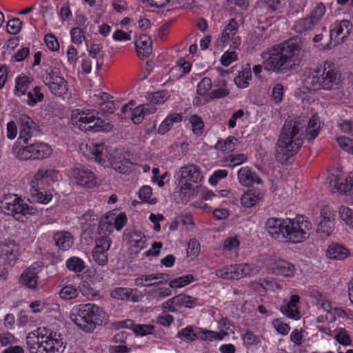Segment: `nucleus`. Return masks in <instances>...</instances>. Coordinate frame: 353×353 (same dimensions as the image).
<instances>
[{
  "label": "nucleus",
  "instance_id": "nucleus-39",
  "mask_svg": "<svg viewBox=\"0 0 353 353\" xmlns=\"http://www.w3.org/2000/svg\"><path fill=\"white\" fill-rule=\"evenodd\" d=\"M336 142L343 150L353 155V139L341 136L336 138Z\"/></svg>",
  "mask_w": 353,
  "mask_h": 353
},
{
  "label": "nucleus",
  "instance_id": "nucleus-30",
  "mask_svg": "<svg viewBox=\"0 0 353 353\" xmlns=\"http://www.w3.org/2000/svg\"><path fill=\"white\" fill-rule=\"evenodd\" d=\"M319 121L318 117L312 115L309 119L306 128V138L308 141L314 140L319 134Z\"/></svg>",
  "mask_w": 353,
  "mask_h": 353
},
{
  "label": "nucleus",
  "instance_id": "nucleus-4",
  "mask_svg": "<svg viewBox=\"0 0 353 353\" xmlns=\"http://www.w3.org/2000/svg\"><path fill=\"white\" fill-rule=\"evenodd\" d=\"M99 112L95 110L76 109L72 113V123L83 132H98L109 131L112 125L101 119L98 116Z\"/></svg>",
  "mask_w": 353,
  "mask_h": 353
},
{
  "label": "nucleus",
  "instance_id": "nucleus-38",
  "mask_svg": "<svg viewBox=\"0 0 353 353\" xmlns=\"http://www.w3.org/2000/svg\"><path fill=\"white\" fill-rule=\"evenodd\" d=\"M212 86V82L210 78H203L197 85L196 92L201 97H205L209 94V91Z\"/></svg>",
  "mask_w": 353,
  "mask_h": 353
},
{
  "label": "nucleus",
  "instance_id": "nucleus-51",
  "mask_svg": "<svg viewBox=\"0 0 353 353\" xmlns=\"http://www.w3.org/2000/svg\"><path fill=\"white\" fill-rule=\"evenodd\" d=\"M244 116V111L242 109H239L232 113L231 117L229 119L228 122V126L229 129H233L236 125V121L238 119L243 118Z\"/></svg>",
  "mask_w": 353,
  "mask_h": 353
},
{
  "label": "nucleus",
  "instance_id": "nucleus-31",
  "mask_svg": "<svg viewBox=\"0 0 353 353\" xmlns=\"http://www.w3.org/2000/svg\"><path fill=\"white\" fill-rule=\"evenodd\" d=\"M252 71L250 68H244L235 77L234 81L236 85L239 88L248 87L250 81L252 79Z\"/></svg>",
  "mask_w": 353,
  "mask_h": 353
},
{
  "label": "nucleus",
  "instance_id": "nucleus-9",
  "mask_svg": "<svg viewBox=\"0 0 353 353\" xmlns=\"http://www.w3.org/2000/svg\"><path fill=\"white\" fill-rule=\"evenodd\" d=\"M52 153V149L49 144L37 141L20 148L17 152V157L21 161L41 160L49 157Z\"/></svg>",
  "mask_w": 353,
  "mask_h": 353
},
{
  "label": "nucleus",
  "instance_id": "nucleus-42",
  "mask_svg": "<svg viewBox=\"0 0 353 353\" xmlns=\"http://www.w3.org/2000/svg\"><path fill=\"white\" fill-rule=\"evenodd\" d=\"M238 59V54L234 50L225 51L220 59L221 64L224 67L229 66L231 63L236 61Z\"/></svg>",
  "mask_w": 353,
  "mask_h": 353
},
{
  "label": "nucleus",
  "instance_id": "nucleus-59",
  "mask_svg": "<svg viewBox=\"0 0 353 353\" xmlns=\"http://www.w3.org/2000/svg\"><path fill=\"white\" fill-rule=\"evenodd\" d=\"M227 146V152H232L236 149L238 143V139L233 136H229L225 139Z\"/></svg>",
  "mask_w": 353,
  "mask_h": 353
},
{
  "label": "nucleus",
  "instance_id": "nucleus-49",
  "mask_svg": "<svg viewBox=\"0 0 353 353\" xmlns=\"http://www.w3.org/2000/svg\"><path fill=\"white\" fill-rule=\"evenodd\" d=\"M284 94L283 86L281 83H276L272 89V99L275 103H279L283 100Z\"/></svg>",
  "mask_w": 353,
  "mask_h": 353
},
{
  "label": "nucleus",
  "instance_id": "nucleus-25",
  "mask_svg": "<svg viewBox=\"0 0 353 353\" xmlns=\"http://www.w3.org/2000/svg\"><path fill=\"white\" fill-rule=\"evenodd\" d=\"M238 30L239 23L237 21L236 19H231L222 32L221 38L222 43L224 45L228 44L232 40V38L237 34Z\"/></svg>",
  "mask_w": 353,
  "mask_h": 353
},
{
  "label": "nucleus",
  "instance_id": "nucleus-35",
  "mask_svg": "<svg viewBox=\"0 0 353 353\" xmlns=\"http://www.w3.org/2000/svg\"><path fill=\"white\" fill-rule=\"evenodd\" d=\"M149 110L144 105H139L131 111L130 119L134 124L141 123Z\"/></svg>",
  "mask_w": 353,
  "mask_h": 353
},
{
  "label": "nucleus",
  "instance_id": "nucleus-23",
  "mask_svg": "<svg viewBox=\"0 0 353 353\" xmlns=\"http://www.w3.org/2000/svg\"><path fill=\"white\" fill-rule=\"evenodd\" d=\"M182 115L179 113L169 114L161 123L157 130L159 134L163 135L172 127L174 123H180L182 121Z\"/></svg>",
  "mask_w": 353,
  "mask_h": 353
},
{
  "label": "nucleus",
  "instance_id": "nucleus-61",
  "mask_svg": "<svg viewBox=\"0 0 353 353\" xmlns=\"http://www.w3.org/2000/svg\"><path fill=\"white\" fill-rule=\"evenodd\" d=\"M229 5H234L242 10H245L249 6V2L248 0H228L227 1Z\"/></svg>",
  "mask_w": 353,
  "mask_h": 353
},
{
  "label": "nucleus",
  "instance_id": "nucleus-29",
  "mask_svg": "<svg viewBox=\"0 0 353 353\" xmlns=\"http://www.w3.org/2000/svg\"><path fill=\"white\" fill-rule=\"evenodd\" d=\"M181 225H185L189 228H193L194 223L192 216L190 214H185L175 218L168 224L169 231L177 230Z\"/></svg>",
  "mask_w": 353,
  "mask_h": 353
},
{
  "label": "nucleus",
  "instance_id": "nucleus-36",
  "mask_svg": "<svg viewBox=\"0 0 353 353\" xmlns=\"http://www.w3.org/2000/svg\"><path fill=\"white\" fill-rule=\"evenodd\" d=\"M100 102L99 103V109L104 113H112L114 110V104L113 101L109 100L110 95L105 92H99Z\"/></svg>",
  "mask_w": 353,
  "mask_h": 353
},
{
  "label": "nucleus",
  "instance_id": "nucleus-47",
  "mask_svg": "<svg viewBox=\"0 0 353 353\" xmlns=\"http://www.w3.org/2000/svg\"><path fill=\"white\" fill-rule=\"evenodd\" d=\"M228 174V172L226 170H216L213 172L212 175L210 176L208 181L212 185H216L221 179H225Z\"/></svg>",
  "mask_w": 353,
  "mask_h": 353
},
{
  "label": "nucleus",
  "instance_id": "nucleus-60",
  "mask_svg": "<svg viewBox=\"0 0 353 353\" xmlns=\"http://www.w3.org/2000/svg\"><path fill=\"white\" fill-rule=\"evenodd\" d=\"M229 214V211L225 208H217L213 212V216L216 220L225 219Z\"/></svg>",
  "mask_w": 353,
  "mask_h": 353
},
{
  "label": "nucleus",
  "instance_id": "nucleus-52",
  "mask_svg": "<svg viewBox=\"0 0 353 353\" xmlns=\"http://www.w3.org/2000/svg\"><path fill=\"white\" fill-rule=\"evenodd\" d=\"M112 39L116 41H127L131 40V36L123 30H117L112 34Z\"/></svg>",
  "mask_w": 353,
  "mask_h": 353
},
{
  "label": "nucleus",
  "instance_id": "nucleus-2",
  "mask_svg": "<svg viewBox=\"0 0 353 353\" xmlns=\"http://www.w3.org/2000/svg\"><path fill=\"white\" fill-rule=\"evenodd\" d=\"M303 126L298 121L287 120L282 128L276 149V158L286 163L297 154L303 143Z\"/></svg>",
  "mask_w": 353,
  "mask_h": 353
},
{
  "label": "nucleus",
  "instance_id": "nucleus-8",
  "mask_svg": "<svg viewBox=\"0 0 353 353\" xmlns=\"http://www.w3.org/2000/svg\"><path fill=\"white\" fill-rule=\"evenodd\" d=\"M70 181L73 185L83 189H91L99 185L96 174L85 165L76 166L71 170Z\"/></svg>",
  "mask_w": 353,
  "mask_h": 353
},
{
  "label": "nucleus",
  "instance_id": "nucleus-28",
  "mask_svg": "<svg viewBox=\"0 0 353 353\" xmlns=\"http://www.w3.org/2000/svg\"><path fill=\"white\" fill-rule=\"evenodd\" d=\"M330 187L340 192L347 193L352 188L349 185L347 179H344L339 175L332 174L329 176Z\"/></svg>",
  "mask_w": 353,
  "mask_h": 353
},
{
  "label": "nucleus",
  "instance_id": "nucleus-44",
  "mask_svg": "<svg viewBox=\"0 0 353 353\" xmlns=\"http://www.w3.org/2000/svg\"><path fill=\"white\" fill-rule=\"evenodd\" d=\"M44 42L50 50L56 52L59 50V43L58 39L53 34H46L44 37Z\"/></svg>",
  "mask_w": 353,
  "mask_h": 353
},
{
  "label": "nucleus",
  "instance_id": "nucleus-19",
  "mask_svg": "<svg viewBox=\"0 0 353 353\" xmlns=\"http://www.w3.org/2000/svg\"><path fill=\"white\" fill-rule=\"evenodd\" d=\"M152 41L147 34H141L135 41L137 54L141 59L148 58L152 53Z\"/></svg>",
  "mask_w": 353,
  "mask_h": 353
},
{
  "label": "nucleus",
  "instance_id": "nucleus-58",
  "mask_svg": "<svg viewBox=\"0 0 353 353\" xmlns=\"http://www.w3.org/2000/svg\"><path fill=\"white\" fill-rule=\"evenodd\" d=\"M30 50L27 47H23L15 53L14 58V61L17 62H20L23 61L29 54Z\"/></svg>",
  "mask_w": 353,
  "mask_h": 353
},
{
  "label": "nucleus",
  "instance_id": "nucleus-15",
  "mask_svg": "<svg viewBox=\"0 0 353 353\" xmlns=\"http://www.w3.org/2000/svg\"><path fill=\"white\" fill-rule=\"evenodd\" d=\"M237 179L239 183L244 187H251L255 183H262L261 179L249 166L241 167L239 170Z\"/></svg>",
  "mask_w": 353,
  "mask_h": 353
},
{
  "label": "nucleus",
  "instance_id": "nucleus-64",
  "mask_svg": "<svg viewBox=\"0 0 353 353\" xmlns=\"http://www.w3.org/2000/svg\"><path fill=\"white\" fill-rule=\"evenodd\" d=\"M81 68L85 74H90L92 70V61L89 58H84L81 61Z\"/></svg>",
  "mask_w": 353,
  "mask_h": 353
},
{
  "label": "nucleus",
  "instance_id": "nucleus-12",
  "mask_svg": "<svg viewBox=\"0 0 353 353\" xmlns=\"http://www.w3.org/2000/svg\"><path fill=\"white\" fill-rule=\"evenodd\" d=\"M290 218L285 219L271 217L266 222L268 233L274 239H285L284 243H288L290 236Z\"/></svg>",
  "mask_w": 353,
  "mask_h": 353
},
{
  "label": "nucleus",
  "instance_id": "nucleus-34",
  "mask_svg": "<svg viewBox=\"0 0 353 353\" xmlns=\"http://www.w3.org/2000/svg\"><path fill=\"white\" fill-rule=\"evenodd\" d=\"M71 41L79 46L85 40V28L74 27L70 30Z\"/></svg>",
  "mask_w": 353,
  "mask_h": 353
},
{
  "label": "nucleus",
  "instance_id": "nucleus-26",
  "mask_svg": "<svg viewBox=\"0 0 353 353\" xmlns=\"http://www.w3.org/2000/svg\"><path fill=\"white\" fill-rule=\"evenodd\" d=\"M26 99H23L25 102L30 107H34L38 103L43 100L44 95L41 92V88L39 85L32 87L26 94Z\"/></svg>",
  "mask_w": 353,
  "mask_h": 353
},
{
  "label": "nucleus",
  "instance_id": "nucleus-1",
  "mask_svg": "<svg viewBox=\"0 0 353 353\" xmlns=\"http://www.w3.org/2000/svg\"><path fill=\"white\" fill-rule=\"evenodd\" d=\"M300 50L299 40L295 37L272 46L261 54L264 70L281 73L292 69Z\"/></svg>",
  "mask_w": 353,
  "mask_h": 353
},
{
  "label": "nucleus",
  "instance_id": "nucleus-24",
  "mask_svg": "<svg viewBox=\"0 0 353 353\" xmlns=\"http://www.w3.org/2000/svg\"><path fill=\"white\" fill-rule=\"evenodd\" d=\"M117 210H112L106 214L105 218L109 221H113L112 223L114 229L120 231L123 229L128 221V218L125 212H120L117 214Z\"/></svg>",
  "mask_w": 353,
  "mask_h": 353
},
{
  "label": "nucleus",
  "instance_id": "nucleus-53",
  "mask_svg": "<svg viewBox=\"0 0 353 353\" xmlns=\"http://www.w3.org/2000/svg\"><path fill=\"white\" fill-rule=\"evenodd\" d=\"M17 134V127L14 121H10L7 123L6 137L9 139H14Z\"/></svg>",
  "mask_w": 353,
  "mask_h": 353
},
{
  "label": "nucleus",
  "instance_id": "nucleus-3",
  "mask_svg": "<svg viewBox=\"0 0 353 353\" xmlns=\"http://www.w3.org/2000/svg\"><path fill=\"white\" fill-rule=\"evenodd\" d=\"M341 73L334 63L325 61L323 67L305 70L303 82L307 90H331L340 82Z\"/></svg>",
  "mask_w": 353,
  "mask_h": 353
},
{
  "label": "nucleus",
  "instance_id": "nucleus-17",
  "mask_svg": "<svg viewBox=\"0 0 353 353\" xmlns=\"http://www.w3.org/2000/svg\"><path fill=\"white\" fill-rule=\"evenodd\" d=\"M87 146L97 162L103 164L110 160V150L103 142L91 143Z\"/></svg>",
  "mask_w": 353,
  "mask_h": 353
},
{
  "label": "nucleus",
  "instance_id": "nucleus-21",
  "mask_svg": "<svg viewBox=\"0 0 353 353\" xmlns=\"http://www.w3.org/2000/svg\"><path fill=\"white\" fill-rule=\"evenodd\" d=\"M30 194L32 202L43 205L49 203L53 197L52 190L30 188Z\"/></svg>",
  "mask_w": 353,
  "mask_h": 353
},
{
  "label": "nucleus",
  "instance_id": "nucleus-32",
  "mask_svg": "<svg viewBox=\"0 0 353 353\" xmlns=\"http://www.w3.org/2000/svg\"><path fill=\"white\" fill-rule=\"evenodd\" d=\"M193 134L197 137L202 135L205 128V124L202 118L197 114H192L189 117Z\"/></svg>",
  "mask_w": 353,
  "mask_h": 353
},
{
  "label": "nucleus",
  "instance_id": "nucleus-14",
  "mask_svg": "<svg viewBox=\"0 0 353 353\" xmlns=\"http://www.w3.org/2000/svg\"><path fill=\"white\" fill-rule=\"evenodd\" d=\"M180 172L181 179L186 181L185 185L186 188H190V192L191 193L192 189L191 183H196L201 181L203 178L200 168L194 164H191L182 167Z\"/></svg>",
  "mask_w": 353,
  "mask_h": 353
},
{
  "label": "nucleus",
  "instance_id": "nucleus-27",
  "mask_svg": "<svg viewBox=\"0 0 353 353\" xmlns=\"http://www.w3.org/2000/svg\"><path fill=\"white\" fill-rule=\"evenodd\" d=\"M248 159L245 154H230L225 156L221 159V162L223 163V166L230 168L239 166L246 162Z\"/></svg>",
  "mask_w": 353,
  "mask_h": 353
},
{
  "label": "nucleus",
  "instance_id": "nucleus-11",
  "mask_svg": "<svg viewBox=\"0 0 353 353\" xmlns=\"http://www.w3.org/2000/svg\"><path fill=\"white\" fill-rule=\"evenodd\" d=\"M59 172L54 169H39L30 181V188L52 190L51 185L59 180Z\"/></svg>",
  "mask_w": 353,
  "mask_h": 353
},
{
  "label": "nucleus",
  "instance_id": "nucleus-63",
  "mask_svg": "<svg viewBox=\"0 0 353 353\" xmlns=\"http://www.w3.org/2000/svg\"><path fill=\"white\" fill-rule=\"evenodd\" d=\"M113 8L119 12H122L127 8V3L124 0H114L112 3Z\"/></svg>",
  "mask_w": 353,
  "mask_h": 353
},
{
  "label": "nucleus",
  "instance_id": "nucleus-46",
  "mask_svg": "<svg viewBox=\"0 0 353 353\" xmlns=\"http://www.w3.org/2000/svg\"><path fill=\"white\" fill-rule=\"evenodd\" d=\"M66 54L68 64L74 68L79 59V52L77 48L72 45L69 46L67 49Z\"/></svg>",
  "mask_w": 353,
  "mask_h": 353
},
{
  "label": "nucleus",
  "instance_id": "nucleus-41",
  "mask_svg": "<svg viewBox=\"0 0 353 353\" xmlns=\"http://www.w3.org/2000/svg\"><path fill=\"white\" fill-rule=\"evenodd\" d=\"M325 6L323 3H318L312 10L311 14L309 17L316 24L325 14Z\"/></svg>",
  "mask_w": 353,
  "mask_h": 353
},
{
  "label": "nucleus",
  "instance_id": "nucleus-22",
  "mask_svg": "<svg viewBox=\"0 0 353 353\" xmlns=\"http://www.w3.org/2000/svg\"><path fill=\"white\" fill-rule=\"evenodd\" d=\"M334 229V222L333 221H320L316 231V238L313 241H325V239L331 235Z\"/></svg>",
  "mask_w": 353,
  "mask_h": 353
},
{
  "label": "nucleus",
  "instance_id": "nucleus-54",
  "mask_svg": "<svg viewBox=\"0 0 353 353\" xmlns=\"http://www.w3.org/2000/svg\"><path fill=\"white\" fill-rule=\"evenodd\" d=\"M339 127L342 132L353 137V121L343 120L340 123Z\"/></svg>",
  "mask_w": 353,
  "mask_h": 353
},
{
  "label": "nucleus",
  "instance_id": "nucleus-5",
  "mask_svg": "<svg viewBox=\"0 0 353 353\" xmlns=\"http://www.w3.org/2000/svg\"><path fill=\"white\" fill-rule=\"evenodd\" d=\"M0 207L6 214L17 220L35 212V209L29 205L21 196L12 193L3 194L0 201Z\"/></svg>",
  "mask_w": 353,
  "mask_h": 353
},
{
  "label": "nucleus",
  "instance_id": "nucleus-43",
  "mask_svg": "<svg viewBox=\"0 0 353 353\" xmlns=\"http://www.w3.org/2000/svg\"><path fill=\"white\" fill-rule=\"evenodd\" d=\"M54 243H70L73 237L68 231H57L52 235Z\"/></svg>",
  "mask_w": 353,
  "mask_h": 353
},
{
  "label": "nucleus",
  "instance_id": "nucleus-62",
  "mask_svg": "<svg viewBox=\"0 0 353 353\" xmlns=\"http://www.w3.org/2000/svg\"><path fill=\"white\" fill-rule=\"evenodd\" d=\"M99 233H101V232H108V234L111 233L113 232V230L114 229V226H113V224L111 223V221H105V222H103V223H100L99 225Z\"/></svg>",
  "mask_w": 353,
  "mask_h": 353
},
{
  "label": "nucleus",
  "instance_id": "nucleus-33",
  "mask_svg": "<svg viewBox=\"0 0 353 353\" xmlns=\"http://www.w3.org/2000/svg\"><path fill=\"white\" fill-rule=\"evenodd\" d=\"M146 98L150 103L157 105L165 102L170 98V95L166 90H159L154 92H148Z\"/></svg>",
  "mask_w": 353,
  "mask_h": 353
},
{
  "label": "nucleus",
  "instance_id": "nucleus-20",
  "mask_svg": "<svg viewBox=\"0 0 353 353\" xmlns=\"http://www.w3.org/2000/svg\"><path fill=\"white\" fill-rule=\"evenodd\" d=\"M214 89L210 93L211 99H223L228 97L230 91L228 88L227 81L223 78H219L214 81Z\"/></svg>",
  "mask_w": 353,
  "mask_h": 353
},
{
  "label": "nucleus",
  "instance_id": "nucleus-13",
  "mask_svg": "<svg viewBox=\"0 0 353 353\" xmlns=\"http://www.w3.org/2000/svg\"><path fill=\"white\" fill-rule=\"evenodd\" d=\"M19 140L24 143H28L32 137H36L40 134L39 125L28 114H23L19 117Z\"/></svg>",
  "mask_w": 353,
  "mask_h": 353
},
{
  "label": "nucleus",
  "instance_id": "nucleus-57",
  "mask_svg": "<svg viewBox=\"0 0 353 353\" xmlns=\"http://www.w3.org/2000/svg\"><path fill=\"white\" fill-rule=\"evenodd\" d=\"M9 68L6 65L0 67V89H2L7 81Z\"/></svg>",
  "mask_w": 353,
  "mask_h": 353
},
{
  "label": "nucleus",
  "instance_id": "nucleus-16",
  "mask_svg": "<svg viewBox=\"0 0 353 353\" xmlns=\"http://www.w3.org/2000/svg\"><path fill=\"white\" fill-rule=\"evenodd\" d=\"M265 196V191L259 188H252L245 191L241 197V204L243 208H250L259 203Z\"/></svg>",
  "mask_w": 353,
  "mask_h": 353
},
{
  "label": "nucleus",
  "instance_id": "nucleus-55",
  "mask_svg": "<svg viewBox=\"0 0 353 353\" xmlns=\"http://www.w3.org/2000/svg\"><path fill=\"white\" fill-rule=\"evenodd\" d=\"M333 214L331 210V208L328 205H325L321 210L320 214V221H333L334 222V219H332Z\"/></svg>",
  "mask_w": 353,
  "mask_h": 353
},
{
  "label": "nucleus",
  "instance_id": "nucleus-37",
  "mask_svg": "<svg viewBox=\"0 0 353 353\" xmlns=\"http://www.w3.org/2000/svg\"><path fill=\"white\" fill-rule=\"evenodd\" d=\"M316 23L310 17H305L297 20L294 26V30L298 33H303L312 28Z\"/></svg>",
  "mask_w": 353,
  "mask_h": 353
},
{
  "label": "nucleus",
  "instance_id": "nucleus-18",
  "mask_svg": "<svg viewBox=\"0 0 353 353\" xmlns=\"http://www.w3.org/2000/svg\"><path fill=\"white\" fill-rule=\"evenodd\" d=\"M33 78L26 74H20L15 79L14 94L15 97L21 98L26 97L28 92L32 88Z\"/></svg>",
  "mask_w": 353,
  "mask_h": 353
},
{
  "label": "nucleus",
  "instance_id": "nucleus-56",
  "mask_svg": "<svg viewBox=\"0 0 353 353\" xmlns=\"http://www.w3.org/2000/svg\"><path fill=\"white\" fill-rule=\"evenodd\" d=\"M132 165V163L130 161H121L118 165H116L115 170L122 174H127L131 171Z\"/></svg>",
  "mask_w": 353,
  "mask_h": 353
},
{
  "label": "nucleus",
  "instance_id": "nucleus-50",
  "mask_svg": "<svg viewBox=\"0 0 353 353\" xmlns=\"http://www.w3.org/2000/svg\"><path fill=\"white\" fill-rule=\"evenodd\" d=\"M59 15L62 21H69L71 20L72 12L68 3H65L61 6Z\"/></svg>",
  "mask_w": 353,
  "mask_h": 353
},
{
  "label": "nucleus",
  "instance_id": "nucleus-10",
  "mask_svg": "<svg viewBox=\"0 0 353 353\" xmlns=\"http://www.w3.org/2000/svg\"><path fill=\"white\" fill-rule=\"evenodd\" d=\"M352 29V24L349 20H336L330 27V41L325 49H332L334 46L343 43Z\"/></svg>",
  "mask_w": 353,
  "mask_h": 353
},
{
  "label": "nucleus",
  "instance_id": "nucleus-40",
  "mask_svg": "<svg viewBox=\"0 0 353 353\" xmlns=\"http://www.w3.org/2000/svg\"><path fill=\"white\" fill-rule=\"evenodd\" d=\"M340 218L349 226L353 228V210L345 206L339 208Z\"/></svg>",
  "mask_w": 353,
  "mask_h": 353
},
{
  "label": "nucleus",
  "instance_id": "nucleus-7",
  "mask_svg": "<svg viewBox=\"0 0 353 353\" xmlns=\"http://www.w3.org/2000/svg\"><path fill=\"white\" fill-rule=\"evenodd\" d=\"M290 236L288 243H303L312 234V225L310 221L303 215H296L290 219Z\"/></svg>",
  "mask_w": 353,
  "mask_h": 353
},
{
  "label": "nucleus",
  "instance_id": "nucleus-45",
  "mask_svg": "<svg viewBox=\"0 0 353 353\" xmlns=\"http://www.w3.org/2000/svg\"><path fill=\"white\" fill-rule=\"evenodd\" d=\"M22 21L19 18H14L7 23V31L10 34H17L21 29Z\"/></svg>",
  "mask_w": 353,
  "mask_h": 353
},
{
  "label": "nucleus",
  "instance_id": "nucleus-48",
  "mask_svg": "<svg viewBox=\"0 0 353 353\" xmlns=\"http://www.w3.org/2000/svg\"><path fill=\"white\" fill-rule=\"evenodd\" d=\"M152 194V188L148 185H144L139 190V197L142 201L154 204L155 201H154L153 199L150 200Z\"/></svg>",
  "mask_w": 353,
  "mask_h": 353
},
{
  "label": "nucleus",
  "instance_id": "nucleus-6",
  "mask_svg": "<svg viewBox=\"0 0 353 353\" xmlns=\"http://www.w3.org/2000/svg\"><path fill=\"white\" fill-rule=\"evenodd\" d=\"M43 82L52 94L57 97H63L68 91V81L62 75L59 68L50 67L43 74Z\"/></svg>",
  "mask_w": 353,
  "mask_h": 353
}]
</instances>
